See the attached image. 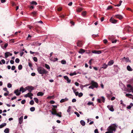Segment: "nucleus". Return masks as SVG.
Listing matches in <instances>:
<instances>
[{
  "mask_svg": "<svg viewBox=\"0 0 133 133\" xmlns=\"http://www.w3.org/2000/svg\"><path fill=\"white\" fill-rule=\"evenodd\" d=\"M64 78L67 81V83H69L70 82L71 80L69 79L68 77L67 76H64Z\"/></svg>",
  "mask_w": 133,
  "mask_h": 133,
  "instance_id": "ddd939ff",
  "label": "nucleus"
},
{
  "mask_svg": "<svg viewBox=\"0 0 133 133\" xmlns=\"http://www.w3.org/2000/svg\"><path fill=\"white\" fill-rule=\"evenodd\" d=\"M2 62L3 64H4L5 63V61L3 59H2L1 61Z\"/></svg>",
  "mask_w": 133,
  "mask_h": 133,
  "instance_id": "69168bd1",
  "label": "nucleus"
},
{
  "mask_svg": "<svg viewBox=\"0 0 133 133\" xmlns=\"http://www.w3.org/2000/svg\"><path fill=\"white\" fill-rule=\"evenodd\" d=\"M37 70L38 73L40 74H46L48 72V71L45 70L43 68L39 66L38 67Z\"/></svg>",
  "mask_w": 133,
  "mask_h": 133,
  "instance_id": "7ed1b4c3",
  "label": "nucleus"
},
{
  "mask_svg": "<svg viewBox=\"0 0 133 133\" xmlns=\"http://www.w3.org/2000/svg\"><path fill=\"white\" fill-rule=\"evenodd\" d=\"M54 97V96H48L47 97V98L48 99H51V98H53Z\"/></svg>",
  "mask_w": 133,
  "mask_h": 133,
  "instance_id": "49530a36",
  "label": "nucleus"
},
{
  "mask_svg": "<svg viewBox=\"0 0 133 133\" xmlns=\"http://www.w3.org/2000/svg\"><path fill=\"white\" fill-rule=\"evenodd\" d=\"M110 21L112 23L115 24L117 22V21L112 17L110 19Z\"/></svg>",
  "mask_w": 133,
  "mask_h": 133,
  "instance_id": "1a4fd4ad",
  "label": "nucleus"
},
{
  "mask_svg": "<svg viewBox=\"0 0 133 133\" xmlns=\"http://www.w3.org/2000/svg\"><path fill=\"white\" fill-rule=\"evenodd\" d=\"M26 102V101L25 99H24L23 100H22L21 102V103L22 104H24L25 103V102Z\"/></svg>",
  "mask_w": 133,
  "mask_h": 133,
  "instance_id": "de8ad7c7",
  "label": "nucleus"
},
{
  "mask_svg": "<svg viewBox=\"0 0 133 133\" xmlns=\"http://www.w3.org/2000/svg\"><path fill=\"white\" fill-rule=\"evenodd\" d=\"M114 17H116L117 18H118L119 19H123V17L122 16L120 15H115Z\"/></svg>",
  "mask_w": 133,
  "mask_h": 133,
  "instance_id": "9d476101",
  "label": "nucleus"
},
{
  "mask_svg": "<svg viewBox=\"0 0 133 133\" xmlns=\"http://www.w3.org/2000/svg\"><path fill=\"white\" fill-rule=\"evenodd\" d=\"M92 52L94 54H99L101 53V51L100 50H92Z\"/></svg>",
  "mask_w": 133,
  "mask_h": 133,
  "instance_id": "f8f14e48",
  "label": "nucleus"
},
{
  "mask_svg": "<svg viewBox=\"0 0 133 133\" xmlns=\"http://www.w3.org/2000/svg\"><path fill=\"white\" fill-rule=\"evenodd\" d=\"M103 42L105 44H106L108 42L107 40L106 39H105L103 41Z\"/></svg>",
  "mask_w": 133,
  "mask_h": 133,
  "instance_id": "13d9d810",
  "label": "nucleus"
},
{
  "mask_svg": "<svg viewBox=\"0 0 133 133\" xmlns=\"http://www.w3.org/2000/svg\"><path fill=\"white\" fill-rule=\"evenodd\" d=\"M108 65H107L105 63L104 64L102 65L103 66L102 68L104 69H105L107 68L108 66Z\"/></svg>",
  "mask_w": 133,
  "mask_h": 133,
  "instance_id": "4be33fe9",
  "label": "nucleus"
},
{
  "mask_svg": "<svg viewBox=\"0 0 133 133\" xmlns=\"http://www.w3.org/2000/svg\"><path fill=\"white\" fill-rule=\"evenodd\" d=\"M86 12L85 11H83L82 12V15L83 16H84L86 14Z\"/></svg>",
  "mask_w": 133,
  "mask_h": 133,
  "instance_id": "f704fd0d",
  "label": "nucleus"
},
{
  "mask_svg": "<svg viewBox=\"0 0 133 133\" xmlns=\"http://www.w3.org/2000/svg\"><path fill=\"white\" fill-rule=\"evenodd\" d=\"M85 52V51L84 50L82 49H80L79 51V53L81 54H82Z\"/></svg>",
  "mask_w": 133,
  "mask_h": 133,
  "instance_id": "b1692460",
  "label": "nucleus"
},
{
  "mask_svg": "<svg viewBox=\"0 0 133 133\" xmlns=\"http://www.w3.org/2000/svg\"><path fill=\"white\" fill-rule=\"evenodd\" d=\"M33 59L34 61L37 62V59L36 57H34L33 58Z\"/></svg>",
  "mask_w": 133,
  "mask_h": 133,
  "instance_id": "ea45409f",
  "label": "nucleus"
},
{
  "mask_svg": "<svg viewBox=\"0 0 133 133\" xmlns=\"http://www.w3.org/2000/svg\"><path fill=\"white\" fill-rule=\"evenodd\" d=\"M114 63V61L113 60L110 61L108 64V65H112Z\"/></svg>",
  "mask_w": 133,
  "mask_h": 133,
  "instance_id": "a211bd4d",
  "label": "nucleus"
},
{
  "mask_svg": "<svg viewBox=\"0 0 133 133\" xmlns=\"http://www.w3.org/2000/svg\"><path fill=\"white\" fill-rule=\"evenodd\" d=\"M14 92L17 96L21 94V93L19 92L18 89L15 90L14 91Z\"/></svg>",
  "mask_w": 133,
  "mask_h": 133,
  "instance_id": "2eb2a0df",
  "label": "nucleus"
},
{
  "mask_svg": "<svg viewBox=\"0 0 133 133\" xmlns=\"http://www.w3.org/2000/svg\"><path fill=\"white\" fill-rule=\"evenodd\" d=\"M29 103L31 105H33L34 103V101L33 100H31L30 102Z\"/></svg>",
  "mask_w": 133,
  "mask_h": 133,
  "instance_id": "72a5a7b5",
  "label": "nucleus"
},
{
  "mask_svg": "<svg viewBox=\"0 0 133 133\" xmlns=\"http://www.w3.org/2000/svg\"><path fill=\"white\" fill-rule=\"evenodd\" d=\"M74 113L76 115L77 117H79V116H80V115L78 112H74Z\"/></svg>",
  "mask_w": 133,
  "mask_h": 133,
  "instance_id": "c03bdc74",
  "label": "nucleus"
},
{
  "mask_svg": "<svg viewBox=\"0 0 133 133\" xmlns=\"http://www.w3.org/2000/svg\"><path fill=\"white\" fill-rule=\"evenodd\" d=\"M30 110L31 111H34L35 110V108L34 107H31L30 109Z\"/></svg>",
  "mask_w": 133,
  "mask_h": 133,
  "instance_id": "2f4dec72",
  "label": "nucleus"
},
{
  "mask_svg": "<svg viewBox=\"0 0 133 133\" xmlns=\"http://www.w3.org/2000/svg\"><path fill=\"white\" fill-rule=\"evenodd\" d=\"M44 93L41 92H38L37 94V96H43L44 95Z\"/></svg>",
  "mask_w": 133,
  "mask_h": 133,
  "instance_id": "aec40b11",
  "label": "nucleus"
},
{
  "mask_svg": "<svg viewBox=\"0 0 133 133\" xmlns=\"http://www.w3.org/2000/svg\"><path fill=\"white\" fill-rule=\"evenodd\" d=\"M28 65L30 67H31L32 66V64L31 62H29Z\"/></svg>",
  "mask_w": 133,
  "mask_h": 133,
  "instance_id": "5fc2aeb1",
  "label": "nucleus"
},
{
  "mask_svg": "<svg viewBox=\"0 0 133 133\" xmlns=\"http://www.w3.org/2000/svg\"><path fill=\"white\" fill-rule=\"evenodd\" d=\"M93 104V103L91 102H89L87 103V104L89 105H92Z\"/></svg>",
  "mask_w": 133,
  "mask_h": 133,
  "instance_id": "09e8293b",
  "label": "nucleus"
},
{
  "mask_svg": "<svg viewBox=\"0 0 133 133\" xmlns=\"http://www.w3.org/2000/svg\"><path fill=\"white\" fill-rule=\"evenodd\" d=\"M10 62L11 64H14V62L13 60H11L10 61Z\"/></svg>",
  "mask_w": 133,
  "mask_h": 133,
  "instance_id": "680f3d73",
  "label": "nucleus"
},
{
  "mask_svg": "<svg viewBox=\"0 0 133 133\" xmlns=\"http://www.w3.org/2000/svg\"><path fill=\"white\" fill-rule=\"evenodd\" d=\"M30 4H32L36 5L37 4V3L36 1H32L31 3Z\"/></svg>",
  "mask_w": 133,
  "mask_h": 133,
  "instance_id": "c85d7f7f",
  "label": "nucleus"
},
{
  "mask_svg": "<svg viewBox=\"0 0 133 133\" xmlns=\"http://www.w3.org/2000/svg\"><path fill=\"white\" fill-rule=\"evenodd\" d=\"M54 108H52V111L51 112V114L53 115H55L59 117H62V113L61 112H59L58 113H57V111L56 109L55 108H56L57 107V106L56 105H52Z\"/></svg>",
  "mask_w": 133,
  "mask_h": 133,
  "instance_id": "f03ea898",
  "label": "nucleus"
},
{
  "mask_svg": "<svg viewBox=\"0 0 133 133\" xmlns=\"http://www.w3.org/2000/svg\"><path fill=\"white\" fill-rule=\"evenodd\" d=\"M68 99L67 98H66L64 99H62L60 101V102L61 103H62L65 102V101H68Z\"/></svg>",
  "mask_w": 133,
  "mask_h": 133,
  "instance_id": "6ab92c4d",
  "label": "nucleus"
},
{
  "mask_svg": "<svg viewBox=\"0 0 133 133\" xmlns=\"http://www.w3.org/2000/svg\"><path fill=\"white\" fill-rule=\"evenodd\" d=\"M126 96L127 97H129L131 96H132V95L130 94H126Z\"/></svg>",
  "mask_w": 133,
  "mask_h": 133,
  "instance_id": "603ef678",
  "label": "nucleus"
},
{
  "mask_svg": "<svg viewBox=\"0 0 133 133\" xmlns=\"http://www.w3.org/2000/svg\"><path fill=\"white\" fill-rule=\"evenodd\" d=\"M91 84L94 87V88H97L98 87V83L97 82H95L93 81H91Z\"/></svg>",
  "mask_w": 133,
  "mask_h": 133,
  "instance_id": "20e7f679",
  "label": "nucleus"
},
{
  "mask_svg": "<svg viewBox=\"0 0 133 133\" xmlns=\"http://www.w3.org/2000/svg\"><path fill=\"white\" fill-rule=\"evenodd\" d=\"M80 123L81 125L83 126H84L85 125V123L83 120H81L80 121Z\"/></svg>",
  "mask_w": 133,
  "mask_h": 133,
  "instance_id": "cd10ccee",
  "label": "nucleus"
},
{
  "mask_svg": "<svg viewBox=\"0 0 133 133\" xmlns=\"http://www.w3.org/2000/svg\"><path fill=\"white\" fill-rule=\"evenodd\" d=\"M83 95V94L82 92H80L79 93L78 96L79 97H80L82 96Z\"/></svg>",
  "mask_w": 133,
  "mask_h": 133,
  "instance_id": "58836bf2",
  "label": "nucleus"
},
{
  "mask_svg": "<svg viewBox=\"0 0 133 133\" xmlns=\"http://www.w3.org/2000/svg\"><path fill=\"white\" fill-rule=\"evenodd\" d=\"M76 74V73L75 72H74L73 73H71L70 74V76H72L74 75H75Z\"/></svg>",
  "mask_w": 133,
  "mask_h": 133,
  "instance_id": "37998d69",
  "label": "nucleus"
},
{
  "mask_svg": "<svg viewBox=\"0 0 133 133\" xmlns=\"http://www.w3.org/2000/svg\"><path fill=\"white\" fill-rule=\"evenodd\" d=\"M107 107L111 111L113 112L114 111V109L113 108V106L112 105H108Z\"/></svg>",
  "mask_w": 133,
  "mask_h": 133,
  "instance_id": "0eeeda50",
  "label": "nucleus"
},
{
  "mask_svg": "<svg viewBox=\"0 0 133 133\" xmlns=\"http://www.w3.org/2000/svg\"><path fill=\"white\" fill-rule=\"evenodd\" d=\"M94 132L95 133H99L97 129H96L94 131Z\"/></svg>",
  "mask_w": 133,
  "mask_h": 133,
  "instance_id": "774afa93",
  "label": "nucleus"
},
{
  "mask_svg": "<svg viewBox=\"0 0 133 133\" xmlns=\"http://www.w3.org/2000/svg\"><path fill=\"white\" fill-rule=\"evenodd\" d=\"M3 90L4 91H6L7 92H8V91L7 90V89L6 88H3Z\"/></svg>",
  "mask_w": 133,
  "mask_h": 133,
  "instance_id": "bf43d9fd",
  "label": "nucleus"
},
{
  "mask_svg": "<svg viewBox=\"0 0 133 133\" xmlns=\"http://www.w3.org/2000/svg\"><path fill=\"white\" fill-rule=\"evenodd\" d=\"M61 63L62 64H65L66 63V61L64 60H62Z\"/></svg>",
  "mask_w": 133,
  "mask_h": 133,
  "instance_id": "4c0bfd02",
  "label": "nucleus"
},
{
  "mask_svg": "<svg viewBox=\"0 0 133 133\" xmlns=\"http://www.w3.org/2000/svg\"><path fill=\"white\" fill-rule=\"evenodd\" d=\"M77 46L78 47H81L82 45V43L81 41H78L77 43Z\"/></svg>",
  "mask_w": 133,
  "mask_h": 133,
  "instance_id": "4468645a",
  "label": "nucleus"
},
{
  "mask_svg": "<svg viewBox=\"0 0 133 133\" xmlns=\"http://www.w3.org/2000/svg\"><path fill=\"white\" fill-rule=\"evenodd\" d=\"M122 2V1H119V4H117V5H115V6H120L121 5V3Z\"/></svg>",
  "mask_w": 133,
  "mask_h": 133,
  "instance_id": "c756f323",
  "label": "nucleus"
},
{
  "mask_svg": "<svg viewBox=\"0 0 133 133\" xmlns=\"http://www.w3.org/2000/svg\"><path fill=\"white\" fill-rule=\"evenodd\" d=\"M50 102L51 104H54L55 103V102L54 101L52 100V101H50Z\"/></svg>",
  "mask_w": 133,
  "mask_h": 133,
  "instance_id": "e2e57ef3",
  "label": "nucleus"
},
{
  "mask_svg": "<svg viewBox=\"0 0 133 133\" xmlns=\"http://www.w3.org/2000/svg\"><path fill=\"white\" fill-rule=\"evenodd\" d=\"M97 101L100 103H101V99H97Z\"/></svg>",
  "mask_w": 133,
  "mask_h": 133,
  "instance_id": "0e129e2a",
  "label": "nucleus"
},
{
  "mask_svg": "<svg viewBox=\"0 0 133 133\" xmlns=\"http://www.w3.org/2000/svg\"><path fill=\"white\" fill-rule=\"evenodd\" d=\"M89 88L92 89H94V87L92 85H91L89 86Z\"/></svg>",
  "mask_w": 133,
  "mask_h": 133,
  "instance_id": "4d7b16f0",
  "label": "nucleus"
},
{
  "mask_svg": "<svg viewBox=\"0 0 133 133\" xmlns=\"http://www.w3.org/2000/svg\"><path fill=\"white\" fill-rule=\"evenodd\" d=\"M12 55V53H10L9 52H7L5 53V57L7 58L9 55L11 56Z\"/></svg>",
  "mask_w": 133,
  "mask_h": 133,
  "instance_id": "9b49d317",
  "label": "nucleus"
},
{
  "mask_svg": "<svg viewBox=\"0 0 133 133\" xmlns=\"http://www.w3.org/2000/svg\"><path fill=\"white\" fill-rule=\"evenodd\" d=\"M15 66L14 65H13L12 66L11 69L12 70H14L15 69Z\"/></svg>",
  "mask_w": 133,
  "mask_h": 133,
  "instance_id": "3c124183",
  "label": "nucleus"
},
{
  "mask_svg": "<svg viewBox=\"0 0 133 133\" xmlns=\"http://www.w3.org/2000/svg\"><path fill=\"white\" fill-rule=\"evenodd\" d=\"M102 98V101L103 103H104L105 102V98L103 96H102L101 97Z\"/></svg>",
  "mask_w": 133,
  "mask_h": 133,
  "instance_id": "a18cd8bd",
  "label": "nucleus"
},
{
  "mask_svg": "<svg viewBox=\"0 0 133 133\" xmlns=\"http://www.w3.org/2000/svg\"><path fill=\"white\" fill-rule=\"evenodd\" d=\"M70 23L72 25H74V22H73L72 21H71L70 22Z\"/></svg>",
  "mask_w": 133,
  "mask_h": 133,
  "instance_id": "338daca9",
  "label": "nucleus"
},
{
  "mask_svg": "<svg viewBox=\"0 0 133 133\" xmlns=\"http://www.w3.org/2000/svg\"><path fill=\"white\" fill-rule=\"evenodd\" d=\"M28 28L30 29H33L34 28L32 26H31L30 25H28Z\"/></svg>",
  "mask_w": 133,
  "mask_h": 133,
  "instance_id": "6e6d98bb",
  "label": "nucleus"
},
{
  "mask_svg": "<svg viewBox=\"0 0 133 133\" xmlns=\"http://www.w3.org/2000/svg\"><path fill=\"white\" fill-rule=\"evenodd\" d=\"M22 68V66L21 65H19L18 66V69L19 70H21Z\"/></svg>",
  "mask_w": 133,
  "mask_h": 133,
  "instance_id": "e433bc0d",
  "label": "nucleus"
},
{
  "mask_svg": "<svg viewBox=\"0 0 133 133\" xmlns=\"http://www.w3.org/2000/svg\"><path fill=\"white\" fill-rule=\"evenodd\" d=\"M71 109V107L70 106H69L67 110V112H69L70 111Z\"/></svg>",
  "mask_w": 133,
  "mask_h": 133,
  "instance_id": "a19ab883",
  "label": "nucleus"
},
{
  "mask_svg": "<svg viewBox=\"0 0 133 133\" xmlns=\"http://www.w3.org/2000/svg\"><path fill=\"white\" fill-rule=\"evenodd\" d=\"M26 91V89H24L22 87H21L19 89V91H22V92H23Z\"/></svg>",
  "mask_w": 133,
  "mask_h": 133,
  "instance_id": "dca6fc26",
  "label": "nucleus"
},
{
  "mask_svg": "<svg viewBox=\"0 0 133 133\" xmlns=\"http://www.w3.org/2000/svg\"><path fill=\"white\" fill-rule=\"evenodd\" d=\"M4 132L5 133H9V129L8 128H6L4 130Z\"/></svg>",
  "mask_w": 133,
  "mask_h": 133,
  "instance_id": "393cba45",
  "label": "nucleus"
},
{
  "mask_svg": "<svg viewBox=\"0 0 133 133\" xmlns=\"http://www.w3.org/2000/svg\"><path fill=\"white\" fill-rule=\"evenodd\" d=\"M127 69L129 71H132V69L131 68L129 65H128L127 67Z\"/></svg>",
  "mask_w": 133,
  "mask_h": 133,
  "instance_id": "5701e85b",
  "label": "nucleus"
},
{
  "mask_svg": "<svg viewBox=\"0 0 133 133\" xmlns=\"http://www.w3.org/2000/svg\"><path fill=\"white\" fill-rule=\"evenodd\" d=\"M122 59H124L125 60L126 62H128L129 61V58L128 57L125 58V57H124Z\"/></svg>",
  "mask_w": 133,
  "mask_h": 133,
  "instance_id": "bb28decb",
  "label": "nucleus"
},
{
  "mask_svg": "<svg viewBox=\"0 0 133 133\" xmlns=\"http://www.w3.org/2000/svg\"><path fill=\"white\" fill-rule=\"evenodd\" d=\"M34 99L36 103H38V99L37 98H34Z\"/></svg>",
  "mask_w": 133,
  "mask_h": 133,
  "instance_id": "7c9ffc66",
  "label": "nucleus"
},
{
  "mask_svg": "<svg viewBox=\"0 0 133 133\" xmlns=\"http://www.w3.org/2000/svg\"><path fill=\"white\" fill-rule=\"evenodd\" d=\"M6 123H3L0 125V129L3 128L4 127L6 126Z\"/></svg>",
  "mask_w": 133,
  "mask_h": 133,
  "instance_id": "412c9836",
  "label": "nucleus"
},
{
  "mask_svg": "<svg viewBox=\"0 0 133 133\" xmlns=\"http://www.w3.org/2000/svg\"><path fill=\"white\" fill-rule=\"evenodd\" d=\"M33 96V94L31 92H29L27 94L25 95H24V97H30L31 96Z\"/></svg>",
  "mask_w": 133,
  "mask_h": 133,
  "instance_id": "6e6552de",
  "label": "nucleus"
},
{
  "mask_svg": "<svg viewBox=\"0 0 133 133\" xmlns=\"http://www.w3.org/2000/svg\"><path fill=\"white\" fill-rule=\"evenodd\" d=\"M23 120V116H21L19 118V123L20 124L22 123Z\"/></svg>",
  "mask_w": 133,
  "mask_h": 133,
  "instance_id": "f3484780",
  "label": "nucleus"
},
{
  "mask_svg": "<svg viewBox=\"0 0 133 133\" xmlns=\"http://www.w3.org/2000/svg\"><path fill=\"white\" fill-rule=\"evenodd\" d=\"M45 68L47 69H50V67L49 66V65H48L46 64H45Z\"/></svg>",
  "mask_w": 133,
  "mask_h": 133,
  "instance_id": "473e14b6",
  "label": "nucleus"
},
{
  "mask_svg": "<svg viewBox=\"0 0 133 133\" xmlns=\"http://www.w3.org/2000/svg\"><path fill=\"white\" fill-rule=\"evenodd\" d=\"M83 10V9L81 8H78L76 9V11L77 12H80Z\"/></svg>",
  "mask_w": 133,
  "mask_h": 133,
  "instance_id": "a878e982",
  "label": "nucleus"
},
{
  "mask_svg": "<svg viewBox=\"0 0 133 133\" xmlns=\"http://www.w3.org/2000/svg\"><path fill=\"white\" fill-rule=\"evenodd\" d=\"M7 86L8 88H10L12 87V85L11 84L9 83L8 84Z\"/></svg>",
  "mask_w": 133,
  "mask_h": 133,
  "instance_id": "8fccbe9b",
  "label": "nucleus"
},
{
  "mask_svg": "<svg viewBox=\"0 0 133 133\" xmlns=\"http://www.w3.org/2000/svg\"><path fill=\"white\" fill-rule=\"evenodd\" d=\"M20 60L18 58H17L15 60V62L17 63H18L19 62Z\"/></svg>",
  "mask_w": 133,
  "mask_h": 133,
  "instance_id": "c9c22d12",
  "label": "nucleus"
},
{
  "mask_svg": "<svg viewBox=\"0 0 133 133\" xmlns=\"http://www.w3.org/2000/svg\"><path fill=\"white\" fill-rule=\"evenodd\" d=\"M8 45V44L7 43H6L5 44L4 46V48H6V47Z\"/></svg>",
  "mask_w": 133,
  "mask_h": 133,
  "instance_id": "052dcab7",
  "label": "nucleus"
},
{
  "mask_svg": "<svg viewBox=\"0 0 133 133\" xmlns=\"http://www.w3.org/2000/svg\"><path fill=\"white\" fill-rule=\"evenodd\" d=\"M38 14L37 11H35L31 12L30 15L31 16L34 17H36L37 15Z\"/></svg>",
  "mask_w": 133,
  "mask_h": 133,
  "instance_id": "423d86ee",
  "label": "nucleus"
},
{
  "mask_svg": "<svg viewBox=\"0 0 133 133\" xmlns=\"http://www.w3.org/2000/svg\"><path fill=\"white\" fill-rule=\"evenodd\" d=\"M112 7L111 6H108L107 9V10H109L110 9H112Z\"/></svg>",
  "mask_w": 133,
  "mask_h": 133,
  "instance_id": "79ce46f5",
  "label": "nucleus"
},
{
  "mask_svg": "<svg viewBox=\"0 0 133 133\" xmlns=\"http://www.w3.org/2000/svg\"><path fill=\"white\" fill-rule=\"evenodd\" d=\"M25 88L28 90L29 92H31L32 91L34 90V88L31 86H30L26 87Z\"/></svg>",
  "mask_w": 133,
  "mask_h": 133,
  "instance_id": "39448f33",
  "label": "nucleus"
},
{
  "mask_svg": "<svg viewBox=\"0 0 133 133\" xmlns=\"http://www.w3.org/2000/svg\"><path fill=\"white\" fill-rule=\"evenodd\" d=\"M132 87L131 86V85L130 84H128L127 85V87L128 88H130L131 90V88H132Z\"/></svg>",
  "mask_w": 133,
  "mask_h": 133,
  "instance_id": "864d4df0",
  "label": "nucleus"
},
{
  "mask_svg": "<svg viewBox=\"0 0 133 133\" xmlns=\"http://www.w3.org/2000/svg\"><path fill=\"white\" fill-rule=\"evenodd\" d=\"M117 126L115 124H113L108 127L107 130L109 131L111 133H113L116 131V128Z\"/></svg>",
  "mask_w": 133,
  "mask_h": 133,
  "instance_id": "f257e3e1",
  "label": "nucleus"
}]
</instances>
